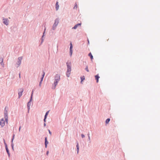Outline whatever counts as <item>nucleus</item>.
<instances>
[{"instance_id": "obj_17", "label": "nucleus", "mask_w": 160, "mask_h": 160, "mask_svg": "<svg viewBox=\"0 0 160 160\" xmlns=\"http://www.w3.org/2000/svg\"><path fill=\"white\" fill-rule=\"evenodd\" d=\"M77 152L78 153L79 152V145H78V143L77 145Z\"/></svg>"}, {"instance_id": "obj_20", "label": "nucleus", "mask_w": 160, "mask_h": 160, "mask_svg": "<svg viewBox=\"0 0 160 160\" xmlns=\"http://www.w3.org/2000/svg\"><path fill=\"white\" fill-rule=\"evenodd\" d=\"M77 8H78V6H77V4L76 3H75V6L73 8L74 9H76Z\"/></svg>"}, {"instance_id": "obj_18", "label": "nucleus", "mask_w": 160, "mask_h": 160, "mask_svg": "<svg viewBox=\"0 0 160 160\" xmlns=\"http://www.w3.org/2000/svg\"><path fill=\"white\" fill-rule=\"evenodd\" d=\"M110 119L109 118L107 119L106 120V124H108L109 122L110 121Z\"/></svg>"}, {"instance_id": "obj_8", "label": "nucleus", "mask_w": 160, "mask_h": 160, "mask_svg": "<svg viewBox=\"0 0 160 160\" xmlns=\"http://www.w3.org/2000/svg\"><path fill=\"white\" fill-rule=\"evenodd\" d=\"M72 43H70V53L71 56H72Z\"/></svg>"}, {"instance_id": "obj_1", "label": "nucleus", "mask_w": 160, "mask_h": 160, "mask_svg": "<svg viewBox=\"0 0 160 160\" xmlns=\"http://www.w3.org/2000/svg\"><path fill=\"white\" fill-rule=\"evenodd\" d=\"M4 118L5 120L3 118L0 121V124L2 127H4L5 125V121L6 123H8V116L7 111H6L4 112Z\"/></svg>"}, {"instance_id": "obj_10", "label": "nucleus", "mask_w": 160, "mask_h": 160, "mask_svg": "<svg viewBox=\"0 0 160 160\" xmlns=\"http://www.w3.org/2000/svg\"><path fill=\"white\" fill-rule=\"evenodd\" d=\"M81 25V23H78L76 25L73 27L72 28V29H76L79 26Z\"/></svg>"}, {"instance_id": "obj_28", "label": "nucleus", "mask_w": 160, "mask_h": 160, "mask_svg": "<svg viewBox=\"0 0 160 160\" xmlns=\"http://www.w3.org/2000/svg\"><path fill=\"white\" fill-rule=\"evenodd\" d=\"M19 78H20V73L19 74Z\"/></svg>"}, {"instance_id": "obj_15", "label": "nucleus", "mask_w": 160, "mask_h": 160, "mask_svg": "<svg viewBox=\"0 0 160 160\" xmlns=\"http://www.w3.org/2000/svg\"><path fill=\"white\" fill-rule=\"evenodd\" d=\"M88 56L90 57L91 60H92L93 59V57L91 52L88 54Z\"/></svg>"}, {"instance_id": "obj_26", "label": "nucleus", "mask_w": 160, "mask_h": 160, "mask_svg": "<svg viewBox=\"0 0 160 160\" xmlns=\"http://www.w3.org/2000/svg\"><path fill=\"white\" fill-rule=\"evenodd\" d=\"M48 153H49V151H47V155H48Z\"/></svg>"}, {"instance_id": "obj_22", "label": "nucleus", "mask_w": 160, "mask_h": 160, "mask_svg": "<svg viewBox=\"0 0 160 160\" xmlns=\"http://www.w3.org/2000/svg\"><path fill=\"white\" fill-rule=\"evenodd\" d=\"M33 90L32 91V93L31 96V98L30 99V101L32 100V95H33Z\"/></svg>"}, {"instance_id": "obj_14", "label": "nucleus", "mask_w": 160, "mask_h": 160, "mask_svg": "<svg viewBox=\"0 0 160 160\" xmlns=\"http://www.w3.org/2000/svg\"><path fill=\"white\" fill-rule=\"evenodd\" d=\"M56 10H57L59 8V5L58 4V2H57L56 3Z\"/></svg>"}, {"instance_id": "obj_12", "label": "nucleus", "mask_w": 160, "mask_h": 160, "mask_svg": "<svg viewBox=\"0 0 160 160\" xmlns=\"http://www.w3.org/2000/svg\"><path fill=\"white\" fill-rule=\"evenodd\" d=\"M45 147L46 148L47 147V144H48V142L47 141V138H45Z\"/></svg>"}, {"instance_id": "obj_16", "label": "nucleus", "mask_w": 160, "mask_h": 160, "mask_svg": "<svg viewBox=\"0 0 160 160\" xmlns=\"http://www.w3.org/2000/svg\"><path fill=\"white\" fill-rule=\"evenodd\" d=\"M6 150L7 151V153H8V156H10V153L9 152V150H8V148L7 146H6Z\"/></svg>"}, {"instance_id": "obj_30", "label": "nucleus", "mask_w": 160, "mask_h": 160, "mask_svg": "<svg viewBox=\"0 0 160 160\" xmlns=\"http://www.w3.org/2000/svg\"><path fill=\"white\" fill-rule=\"evenodd\" d=\"M14 136H13V138H14ZM13 140V138L12 139V141Z\"/></svg>"}, {"instance_id": "obj_5", "label": "nucleus", "mask_w": 160, "mask_h": 160, "mask_svg": "<svg viewBox=\"0 0 160 160\" xmlns=\"http://www.w3.org/2000/svg\"><path fill=\"white\" fill-rule=\"evenodd\" d=\"M23 91V89L22 88H20L19 90L18 95L19 98L22 96Z\"/></svg>"}, {"instance_id": "obj_32", "label": "nucleus", "mask_w": 160, "mask_h": 160, "mask_svg": "<svg viewBox=\"0 0 160 160\" xmlns=\"http://www.w3.org/2000/svg\"><path fill=\"white\" fill-rule=\"evenodd\" d=\"M44 126H45V123H44Z\"/></svg>"}, {"instance_id": "obj_31", "label": "nucleus", "mask_w": 160, "mask_h": 160, "mask_svg": "<svg viewBox=\"0 0 160 160\" xmlns=\"http://www.w3.org/2000/svg\"><path fill=\"white\" fill-rule=\"evenodd\" d=\"M88 138H89V139H90V137L89 136H88Z\"/></svg>"}, {"instance_id": "obj_9", "label": "nucleus", "mask_w": 160, "mask_h": 160, "mask_svg": "<svg viewBox=\"0 0 160 160\" xmlns=\"http://www.w3.org/2000/svg\"><path fill=\"white\" fill-rule=\"evenodd\" d=\"M22 59V57H20L18 58V65H20L21 64V60Z\"/></svg>"}, {"instance_id": "obj_29", "label": "nucleus", "mask_w": 160, "mask_h": 160, "mask_svg": "<svg viewBox=\"0 0 160 160\" xmlns=\"http://www.w3.org/2000/svg\"><path fill=\"white\" fill-rule=\"evenodd\" d=\"M45 30H46V28H45V29H44V31H45ZM44 32H45V31H44V32L43 34H44Z\"/></svg>"}, {"instance_id": "obj_19", "label": "nucleus", "mask_w": 160, "mask_h": 160, "mask_svg": "<svg viewBox=\"0 0 160 160\" xmlns=\"http://www.w3.org/2000/svg\"><path fill=\"white\" fill-rule=\"evenodd\" d=\"M81 82L82 83V82L83 81V80L85 79V77L84 76L82 77H81Z\"/></svg>"}, {"instance_id": "obj_25", "label": "nucleus", "mask_w": 160, "mask_h": 160, "mask_svg": "<svg viewBox=\"0 0 160 160\" xmlns=\"http://www.w3.org/2000/svg\"><path fill=\"white\" fill-rule=\"evenodd\" d=\"M48 131H49V134L51 135V134H52V133H51V132L50 131V130H48Z\"/></svg>"}, {"instance_id": "obj_6", "label": "nucleus", "mask_w": 160, "mask_h": 160, "mask_svg": "<svg viewBox=\"0 0 160 160\" xmlns=\"http://www.w3.org/2000/svg\"><path fill=\"white\" fill-rule=\"evenodd\" d=\"M45 72H43V74L42 75V78H41V80L40 81V83H39V86L40 87L41 86V83H42V82L43 80V78L44 77V76L45 75Z\"/></svg>"}, {"instance_id": "obj_24", "label": "nucleus", "mask_w": 160, "mask_h": 160, "mask_svg": "<svg viewBox=\"0 0 160 160\" xmlns=\"http://www.w3.org/2000/svg\"><path fill=\"white\" fill-rule=\"evenodd\" d=\"M81 136H82V137L83 138H84V137H85V136L83 134H82L81 135Z\"/></svg>"}, {"instance_id": "obj_3", "label": "nucleus", "mask_w": 160, "mask_h": 160, "mask_svg": "<svg viewBox=\"0 0 160 160\" xmlns=\"http://www.w3.org/2000/svg\"><path fill=\"white\" fill-rule=\"evenodd\" d=\"M60 80V76L58 75H56L55 77V81L54 82V84L55 87L58 82Z\"/></svg>"}, {"instance_id": "obj_23", "label": "nucleus", "mask_w": 160, "mask_h": 160, "mask_svg": "<svg viewBox=\"0 0 160 160\" xmlns=\"http://www.w3.org/2000/svg\"><path fill=\"white\" fill-rule=\"evenodd\" d=\"M85 70L87 71V72H88L89 71V70L88 68V67L87 66L86 68H85Z\"/></svg>"}, {"instance_id": "obj_27", "label": "nucleus", "mask_w": 160, "mask_h": 160, "mask_svg": "<svg viewBox=\"0 0 160 160\" xmlns=\"http://www.w3.org/2000/svg\"><path fill=\"white\" fill-rule=\"evenodd\" d=\"M20 129H21V127H20L19 128V131H20Z\"/></svg>"}, {"instance_id": "obj_7", "label": "nucleus", "mask_w": 160, "mask_h": 160, "mask_svg": "<svg viewBox=\"0 0 160 160\" xmlns=\"http://www.w3.org/2000/svg\"><path fill=\"white\" fill-rule=\"evenodd\" d=\"M3 22L6 25L8 24V20L7 19H3Z\"/></svg>"}, {"instance_id": "obj_21", "label": "nucleus", "mask_w": 160, "mask_h": 160, "mask_svg": "<svg viewBox=\"0 0 160 160\" xmlns=\"http://www.w3.org/2000/svg\"><path fill=\"white\" fill-rule=\"evenodd\" d=\"M3 59L2 58H1L0 59V63H2L3 62Z\"/></svg>"}, {"instance_id": "obj_13", "label": "nucleus", "mask_w": 160, "mask_h": 160, "mask_svg": "<svg viewBox=\"0 0 160 160\" xmlns=\"http://www.w3.org/2000/svg\"><path fill=\"white\" fill-rule=\"evenodd\" d=\"M49 111H48V112H47L46 113V114H45V118H44V121L45 122H46V119L47 118V116L48 115V113H49Z\"/></svg>"}, {"instance_id": "obj_11", "label": "nucleus", "mask_w": 160, "mask_h": 160, "mask_svg": "<svg viewBox=\"0 0 160 160\" xmlns=\"http://www.w3.org/2000/svg\"><path fill=\"white\" fill-rule=\"evenodd\" d=\"M95 78L97 80V82L98 83V79L100 78V77L98 75H97L95 76Z\"/></svg>"}, {"instance_id": "obj_2", "label": "nucleus", "mask_w": 160, "mask_h": 160, "mask_svg": "<svg viewBox=\"0 0 160 160\" xmlns=\"http://www.w3.org/2000/svg\"><path fill=\"white\" fill-rule=\"evenodd\" d=\"M67 71L66 75L67 77H69L71 71V63H67Z\"/></svg>"}, {"instance_id": "obj_4", "label": "nucleus", "mask_w": 160, "mask_h": 160, "mask_svg": "<svg viewBox=\"0 0 160 160\" xmlns=\"http://www.w3.org/2000/svg\"><path fill=\"white\" fill-rule=\"evenodd\" d=\"M59 20L58 19H56L52 27V29L54 30L59 23Z\"/></svg>"}]
</instances>
